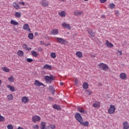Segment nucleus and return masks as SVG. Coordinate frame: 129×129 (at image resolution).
Masks as SVG:
<instances>
[{"mask_svg": "<svg viewBox=\"0 0 129 129\" xmlns=\"http://www.w3.org/2000/svg\"><path fill=\"white\" fill-rule=\"evenodd\" d=\"M98 67L100 69H102L104 71H107V70H108V66L103 62L99 63Z\"/></svg>", "mask_w": 129, "mask_h": 129, "instance_id": "1", "label": "nucleus"}, {"mask_svg": "<svg viewBox=\"0 0 129 129\" xmlns=\"http://www.w3.org/2000/svg\"><path fill=\"white\" fill-rule=\"evenodd\" d=\"M116 108H115V106L113 105H110L109 109H108V113L109 114H112L114 112H115V110Z\"/></svg>", "mask_w": 129, "mask_h": 129, "instance_id": "2", "label": "nucleus"}, {"mask_svg": "<svg viewBox=\"0 0 129 129\" xmlns=\"http://www.w3.org/2000/svg\"><path fill=\"white\" fill-rule=\"evenodd\" d=\"M56 40L59 43V44H61L62 45H65L66 43H67L66 40L62 38L56 37Z\"/></svg>", "mask_w": 129, "mask_h": 129, "instance_id": "3", "label": "nucleus"}, {"mask_svg": "<svg viewBox=\"0 0 129 129\" xmlns=\"http://www.w3.org/2000/svg\"><path fill=\"white\" fill-rule=\"evenodd\" d=\"M44 79L46 80L47 83H51L52 80H54V77L46 76L44 77Z\"/></svg>", "mask_w": 129, "mask_h": 129, "instance_id": "4", "label": "nucleus"}, {"mask_svg": "<svg viewBox=\"0 0 129 129\" xmlns=\"http://www.w3.org/2000/svg\"><path fill=\"white\" fill-rule=\"evenodd\" d=\"M75 118L79 122H80V123L83 120V118H82V116H81V114L79 113H76L75 114Z\"/></svg>", "mask_w": 129, "mask_h": 129, "instance_id": "5", "label": "nucleus"}, {"mask_svg": "<svg viewBox=\"0 0 129 129\" xmlns=\"http://www.w3.org/2000/svg\"><path fill=\"white\" fill-rule=\"evenodd\" d=\"M41 120V117L38 115H34L32 117L33 122L36 123Z\"/></svg>", "mask_w": 129, "mask_h": 129, "instance_id": "6", "label": "nucleus"}, {"mask_svg": "<svg viewBox=\"0 0 129 129\" xmlns=\"http://www.w3.org/2000/svg\"><path fill=\"white\" fill-rule=\"evenodd\" d=\"M61 26L64 29H67L68 30H71V26H70V24H69L66 22H63L61 24Z\"/></svg>", "mask_w": 129, "mask_h": 129, "instance_id": "7", "label": "nucleus"}, {"mask_svg": "<svg viewBox=\"0 0 129 129\" xmlns=\"http://www.w3.org/2000/svg\"><path fill=\"white\" fill-rule=\"evenodd\" d=\"M23 29L24 30V31H27V32H28V33H31V32H32L31 31V29H30V26L28 24H25L23 25Z\"/></svg>", "mask_w": 129, "mask_h": 129, "instance_id": "8", "label": "nucleus"}, {"mask_svg": "<svg viewBox=\"0 0 129 129\" xmlns=\"http://www.w3.org/2000/svg\"><path fill=\"white\" fill-rule=\"evenodd\" d=\"M40 4L42 7H45V8L49 6V2L47 1V0H42Z\"/></svg>", "mask_w": 129, "mask_h": 129, "instance_id": "9", "label": "nucleus"}, {"mask_svg": "<svg viewBox=\"0 0 129 129\" xmlns=\"http://www.w3.org/2000/svg\"><path fill=\"white\" fill-rule=\"evenodd\" d=\"M30 99H29V98L27 96H24L22 97L21 101L23 103H28L29 102Z\"/></svg>", "mask_w": 129, "mask_h": 129, "instance_id": "10", "label": "nucleus"}, {"mask_svg": "<svg viewBox=\"0 0 129 129\" xmlns=\"http://www.w3.org/2000/svg\"><path fill=\"white\" fill-rule=\"evenodd\" d=\"M119 78L122 79V80H126L127 77L126 74L124 73H121L119 75Z\"/></svg>", "mask_w": 129, "mask_h": 129, "instance_id": "11", "label": "nucleus"}, {"mask_svg": "<svg viewBox=\"0 0 129 129\" xmlns=\"http://www.w3.org/2000/svg\"><path fill=\"white\" fill-rule=\"evenodd\" d=\"M93 106L94 108H99L100 107V102L96 101L93 104Z\"/></svg>", "mask_w": 129, "mask_h": 129, "instance_id": "12", "label": "nucleus"}, {"mask_svg": "<svg viewBox=\"0 0 129 129\" xmlns=\"http://www.w3.org/2000/svg\"><path fill=\"white\" fill-rule=\"evenodd\" d=\"M58 33L59 31H58V29H53L51 30V34L53 36H56V35H58Z\"/></svg>", "mask_w": 129, "mask_h": 129, "instance_id": "13", "label": "nucleus"}, {"mask_svg": "<svg viewBox=\"0 0 129 129\" xmlns=\"http://www.w3.org/2000/svg\"><path fill=\"white\" fill-rule=\"evenodd\" d=\"M74 16H82L83 15V11H76L74 13Z\"/></svg>", "mask_w": 129, "mask_h": 129, "instance_id": "14", "label": "nucleus"}, {"mask_svg": "<svg viewBox=\"0 0 129 129\" xmlns=\"http://www.w3.org/2000/svg\"><path fill=\"white\" fill-rule=\"evenodd\" d=\"M34 85H36V86H44V84L36 80L35 81Z\"/></svg>", "mask_w": 129, "mask_h": 129, "instance_id": "15", "label": "nucleus"}, {"mask_svg": "<svg viewBox=\"0 0 129 129\" xmlns=\"http://www.w3.org/2000/svg\"><path fill=\"white\" fill-rule=\"evenodd\" d=\"M105 44L108 48H112L113 47V44L111 42H109L108 40L106 41Z\"/></svg>", "mask_w": 129, "mask_h": 129, "instance_id": "16", "label": "nucleus"}, {"mask_svg": "<svg viewBox=\"0 0 129 129\" xmlns=\"http://www.w3.org/2000/svg\"><path fill=\"white\" fill-rule=\"evenodd\" d=\"M22 48H23V49H25L26 51H30V50H32V48L28 47V45L26 44L22 45Z\"/></svg>", "mask_w": 129, "mask_h": 129, "instance_id": "17", "label": "nucleus"}, {"mask_svg": "<svg viewBox=\"0 0 129 129\" xmlns=\"http://www.w3.org/2000/svg\"><path fill=\"white\" fill-rule=\"evenodd\" d=\"M76 55L78 58H82L83 57V53L81 51H77Z\"/></svg>", "mask_w": 129, "mask_h": 129, "instance_id": "18", "label": "nucleus"}, {"mask_svg": "<svg viewBox=\"0 0 129 129\" xmlns=\"http://www.w3.org/2000/svg\"><path fill=\"white\" fill-rule=\"evenodd\" d=\"M59 16L61 17V18H65L66 17V12L64 11H62L58 13Z\"/></svg>", "mask_w": 129, "mask_h": 129, "instance_id": "19", "label": "nucleus"}, {"mask_svg": "<svg viewBox=\"0 0 129 129\" xmlns=\"http://www.w3.org/2000/svg\"><path fill=\"white\" fill-rule=\"evenodd\" d=\"M43 69H47L48 70H52V66L48 64H46L43 66Z\"/></svg>", "mask_w": 129, "mask_h": 129, "instance_id": "20", "label": "nucleus"}, {"mask_svg": "<svg viewBox=\"0 0 129 129\" xmlns=\"http://www.w3.org/2000/svg\"><path fill=\"white\" fill-rule=\"evenodd\" d=\"M123 129H128L129 125L127 121H125L123 123Z\"/></svg>", "mask_w": 129, "mask_h": 129, "instance_id": "21", "label": "nucleus"}, {"mask_svg": "<svg viewBox=\"0 0 129 129\" xmlns=\"http://www.w3.org/2000/svg\"><path fill=\"white\" fill-rule=\"evenodd\" d=\"M17 54L18 56H19V57H23L24 56V51H23L22 50H19L17 51Z\"/></svg>", "mask_w": 129, "mask_h": 129, "instance_id": "22", "label": "nucleus"}, {"mask_svg": "<svg viewBox=\"0 0 129 129\" xmlns=\"http://www.w3.org/2000/svg\"><path fill=\"white\" fill-rule=\"evenodd\" d=\"M78 111H79L81 113H85V110H84V108L83 107H77Z\"/></svg>", "mask_w": 129, "mask_h": 129, "instance_id": "23", "label": "nucleus"}, {"mask_svg": "<svg viewBox=\"0 0 129 129\" xmlns=\"http://www.w3.org/2000/svg\"><path fill=\"white\" fill-rule=\"evenodd\" d=\"M10 24L13 25V26H19V22H17V21L14 20H11Z\"/></svg>", "mask_w": 129, "mask_h": 129, "instance_id": "24", "label": "nucleus"}, {"mask_svg": "<svg viewBox=\"0 0 129 129\" xmlns=\"http://www.w3.org/2000/svg\"><path fill=\"white\" fill-rule=\"evenodd\" d=\"M8 88H9V89L11 90V91H12V92H15L16 91V89H15V87L13 86H11L10 85H7Z\"/></svg>", "mask_w": 129, "mask_h": 129, "instance_id": "25", "label": "nucleus"}, {"mask_svg": "<svg viewBox=\"0 0 129 129\" xmlns=\"http://www.w3.org/2000/svg\"><path fill=\"white\" fill-rule=\"evenodd\" d=\"M87 32H88V34L91 36V37L95 36V32L92 31L91 30H88Z\"/></svg>", "mask_w": 129, "mask_h": 129, "instance_id": "26", "label": "nucleus"}, {"mask_svg": "<svg viewBox=\"0 0 129 129\" xmlns=\"http://www.w3.org/2000/svg\"><path fill=\"white\" fill-rule=\"evenodd\" d=\"M14 16L16 18H20L22 17V13H21V12H15Z\"/></svg>", "mask_w": 129, "mask_h": 129, "instance_id": "27", "label": "nucleus"}, {"mask_svg": "<svg viewBox=\"0 0 129 129\" xmlns=\"http://www.w3.org/2000/svg\"><path fill=\"white\" fill-rule=\"evenodd\" d=\"M80 123L84 126H88V125H89V122H88V121L84 122L83 119Z\"/></svg>", "mask_w": 129, "mask_h": 129, "instance_id": "28", "label": "nucleus"}, {"mask_svg": "<svg viewBox=\"0 0 129 129\" xmlns=\"http://www.w3.org/2000/svg\"><path fill=\"white\" fill-rule=\"evenodd\" d=\"M13 6L16 10H19L20 9V6L18 5L16 2H13Z\"/></svg>", "mask_w": 129, "mask_h": 129, "instance_id": "29", "label": "nucleus"}, {"mask_svg": "<svg viewBox=\"0 0 129 129\" xmlns=\"http://www.w3.org/2000/svg\"><path fill=\"white\" fill-rule=\"evenodd\" d=\"M89 85L88 83H86V82H84L83 84V88L84 89H88L89 87Z\"/></svg>", "mask_w": 129, "mask_h": 129, "instance_id": "30", "label": "nucleus"}, {"mask_svg": "<svg viewBox=\"0 0 129 129\" xmlns=\"http://www.w3.org/2000/svg\"><path fill=\"white\" fill-rule=\"evenodd\" d=\"M46 128V123L45 122H41V129H45Z\"/></svg>", "mask_w": 129, "mask_h": 129, "instance_id": "31", "label": "nucleus"}, {"mask_svg": "<svg viewBox=\"0 0 129 129\" xmlns=\"http://www.w3.org/2000/svg\"><path fill=\"white\" fill-rule=\"evenodd\" d=\"M49 89L50 90V92H51V93H54V92H55V88H54V87L50 86Z\"/></svg>", "mask_w": 129, "mask_h": 129, "instance_id": "32", "label": "nucleus"}, {"mask_svg": "<svg viewBox=\"0 0 129 129\" xmlns=\"http://www.w3.org/2000/svg\"><path fill=\"white\" fill-rule=\"evenodd\" d=\"M109 8L110 9V10H113L114 8H115V4L113 3H111L109 5Z\"/></svg>", "mask_w": 129, "mask_h": 129, "instance_id": "33", "label": "nucleus"}, {"mask_svg": "<svg viewBox=\"0 0 129 129\" xmlns=\"http://www.w3.org/2000/svg\"><path fill=\"white\" fill-rule=\"evenodd\" d=\"M7 98L9 101L13 100L14 99V96L12 94L8 95L7 96Z\"/></svg>", "mask_w": 129, "mask_h": 129, "instance_id": "34", "label": "nucleus"}, {"mask_svg": "<svg viewBox=\"0 0 129 129\" xmlns=\"http://www.w3.org/2000/svg\"><path fill=\"white\" fill-rule=\"evenodd\" d=\"M53 107L54 108V109H57V110H60L61 109V107L56 104L53 105Z\"/></svg>", "mask_w": 129, "mask_h": 129, "instance_id": "35", "label": "nucleus"}, {"mask_svg": "<svg viewBox=\"0 0 129 129\" xmlns=\"http://www.w3.org/2000/svg\"><path fill=\"white\" fill-rule=\"evenodd\" d=\"M3 71L4 72H6L7 73H8V72H10V69H9V68H7V67H3Z\"/></svg>", "mask_w": 129, "mask_h": 129, "instance_id": "36", "label": "nucleus"}, {"mask_svg": "<svg viewBox=\"0 0 129 129\" xmlns=\"http://www.w3.org/2000/svg\"><path fill=\"white\" fill-rule=\"evenodd\" d=\"M28 38L30 40H33L34 39V34H33V33H29L28 34Z\"/></svg>", "mask_w": 129, "mask_h": 129, "instance_id": "37", "label": "nucleus"}, {"mask_svg": "<svg viewBox=\"0 0 129 129\" xmlns=\"http://www.w3.org/2000/svg\"><path fill=\"white\" fill-rule=\"evenodd\" d=\"M31 55L34 56V57H37L38 56V53L35 50H33L31 51Z\"/></svg>", "mask_w": 129, "mask_h": 129, "instance_id": "38", "label": "nucleus"}, {"mask_svg": "<svg viewBox=\"0 0 129 129\" xmlns=\"http://www.w3.org/2000/svg\"><path fill=\"white\" fill-rule=\"evenodd\" d=\"M8 80L9 82H14L15 81V78L13 76H11L8 78Z\"/></svg>", "mask_w": 129, "mask_h": 129, "instance_id": "39", "label": "nucleus"}, {"mask_svg": "<svg viewBox=\"0 0 129 129\" xmlns=\"http://www.w3.org/2000/svg\"><path fill=\"white\" fill-rule=\"evenodd\" d=\"M50 56L51 57V58H56V53H55L54 52H52L50 54Z\"/></svg>", "mask_w": 129, "mask_h": 129, "instance_id": "40", "label": "nucleus"}, {"mask_svg": "<svg viewBox=\"0 0 129 129\" xmlns=\"http://www.w3.org/2000/svg\"><path fill=\"white\" fill-rule=\"evenodd\" d=\"M7 128L8 129H14V126H13L12 124H9L7 125Z\"/></svg>", "mask_w": 129, "mask_h": 129, "instance_id": "41", "label": "nucleus"}, {"mask_svg": "<svg viewBox=\"0 0 129 129\" xmlns=\"http://www.w3.org/2000/svg\"><path fill=\"white\" fill-rule=\"evenodd\" d=\"M26 61H27V62H28V63H31V62H33V59L27 58Z\"/></svg>", "mask_w": 129, "mask_h": 129, "instance_id": "42", "label": "nucleus"}, {"mask_svg": "<svg viewBox=\"0 0 129 129\" xmlns=\"http://www.w3.org/2000/svg\"><path fill=\"white\" fill-rule=\"evenodd\" d=\"M49 126L51 129H54L56 128V126L55 125H53V124H50Z\"/></svg>", "mask_w": 129, "mask_h": 129, "instance_id": "43", "label": "nucleus"}, {"mask_svg": "<svg viewBox=\"0 0 129 129\" xmlns=\"http://www.w3.org/2000/svg\"><path fill=\"white\" fill-rule=\"evenodd\" d=\"M34 129H39V125H34L32 126Z\"/></svg>", "mask_w": 129, "mask_h": 129, "instance_id": "44", "label": "nucleus"}, {"mask_svg": "<svg viewBox=\"0 0 129 129\" xmlns=\"http://www.w3.org/2000/svg\"><path fill=\"white\" fill-rule=\"evenodd\" d=\"M86 92L87 93V94H88V95H91V94L92 93V92L88 91V90H87L86 91Z\"/></svg>", "mask_w": 129, "mask_h": 129, "instance_id": "45", "label": "nucleus"}, {"mask_svg": "<svg viewBox=\"0 0 129 129\" xmlns=\"http://www.w3.org/2000/svg\"><path fill=\"white\" fill-rule=\"evenodd\" d=\"M38 51H39V52H42V51H43V49L41 47H39L38 49Z\"/></svg>", "mask_w": 129, "mask_h": 129, "instance_id": "46", "label": "nucleus"}, {"mask_svg": "<svg viewBox=\"0 0 129 129\" xmlns=\"http://www.w3.org/2000/svg\"><path fill=\"white\" fill-rule=\"evenodd\" d=\"M100 2L102 4H104V3H105V2H106V0H100Z\"/></svg>", "mask_w": 129, "mask_h": 129, "instance_id": "47", "label": "nucleus"}, {"mask_svg": "<svg viewBox=\"0 0 129 129\" xmlns=\"http://www.w3.org/2000/svg\"><path fill=\"white\" fill-rule=\"evenodd\" d=\"M19 5H22V6H25V3L23 2H20L19 3Z\"/></svg>", "mask_w": 129, "mask_h": 129, "instance_id": "48", "label": "nucleus"}, {"mask_svg": "<svg viewBox=\"0 0 129 129\" xmlns=\"http://www.w3.org/2000/svg\"><path fill=\"white\" fill-rule=\"evenodd\" d=\"M118 53H119V55H122V52L121 51V50H119L118 51Z\"/></svg>", "mask_w": 129, "mask_h": 129, "instance_id": "49", "label": "nucleus"}, {"mask_svg": "<svg viewBox=\"0 0 129 129\" xmlns=\"http://www.w3.org/2000/svg\"><path fill=\"white\" fill-rule=\"evenodd\" d=\"M75 82L76 84H78V80L76 79L75 81Z\"/></svg>", "mask_w": 129, "mask_h": 129, "instance_id": "50", "label": "nucleus"}, {"mask_svg": "<svg viewBox=\"0 0 129 129\" xmlns=\"http://www.w3.org/2000/svg\"><path fill=\"white\" fill-rule=\"evenodd\" d=\"M45 129H50V125L47 126L46 127H45Z\"/></svg>", "mask_w": 129, "mask_h": 129, "instance_id": "51", "label": "nucleus"}, {"mask_svg": "<svg viewBox=\"0 0 129 129\" xmlns=\"http://www.w3.org/2000/svg\"><path fill=\"white\" fill-rule=\"evenodd\" d=\"M63 84H64V83H63V82H60V85L61 86H63Z\"/></svg>", "mask_w": 129, "mask_h": 129, "instance_id": "52", "label": "nucleus"}, {"mask_svg": "<svg viewBox=\"0 0 129 129\" xmlns=\"http://www.w3.org/2000/svg\"><path fill=\"white\" fill-rule=\"evenodd\" d=\"M18 129H24V128H23V127H21V126H19V127H18Z\"/></svg>", "mask_w": 129, "mask_h": 129, "instance_id": "53", "label": "nucleus"}, {"mask_svg": "<svg viewBox=\"0 0 129 129\" xmlns=\"http://www.w3.org/2000/svg\"><path fill=\"white\" fill-rule=\"evenodd\" d=\"M102 18H103V19H105V15H102Z\"/></svg>", "mask_w": 129, "mask_h": 129, "instance_id": "54", "label": "nucleus"}, {"mask_svg": "<svg viewBox=\"0 0 129 129\" xmlns=\"http://www.w3.org/2000/svg\"><path fill=\"white\" fill-rule=\"evenodd\" d=\"M116 15H117V16H118V12L117 11L116 12Z\"/></svg>", "mask_w": 129, "mask_h": 129, "instance_id": "55", "label": "nucleus"}, {"mask_svg": "<svg viewBox=\"0 0 129 129\" xmlns=\"http://www.w3.org/2000/svg\"><path fill=\"white\" fill-rule=\"evenodd\" d=\"M0 86H2V80H0Z\"/></svg>", "mask_w": 129, "mask_h": 129, "instance_id": "56", "label": "nucleus"}, {"mask_svg": "<svg viewBox=\"0 0 129 129\" xmlns=\"http://www.w3.org/2000/svg\"><path fill=\"white\" fill-rule=\"evenodd\" d=\"M60 2H65V0H59Z\"/></svg>", "mask_w": 129, "mask_h": 129, "instance_id": "57", "label": "nucleus"}, {"mask_svg": "<svg viewBox=\"0 0 129 129\" xmlns=\"http://www.w3.org/2000/svg\"><path fill=\"white\" fill-rule=\"evenodd\" d=\"M84 2H88L89 0H84Z\"/></svg>", "mask_w": 129, "mask_h": 129, "instance_id": "58", "label": "nucleus"}]
</instances>
